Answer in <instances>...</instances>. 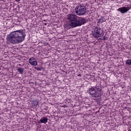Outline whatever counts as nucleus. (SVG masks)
<instances>
[{"mask_svg": "<svg viewBox=\"0 0 131 131\" xmlns=\"http://www.w3.org/2000/svg\"><path fill=\"white\" fill-rule=\"evenodd\" d=\"M105 21H106V19H105L104 17H102L101 18H99L98 19V23H99V24H101Z\"/></svg>", "mask_w": 131, "mask_h": 131, "instance_id": "obj_9", "label": "nucleus"}, {"mask_svg": "<svg viewBox=\"0 0 131 131\" xmlns=\"http://www.w3.org/2000/svg\"><path fill=\"white\" fill-rule=\"evenodd\" d=\"M78 76H81V74H78Z\"/></svg>", "mask_w": 131, "mask_h": 131, "instance_id": "obj_14", "label": "nucleus"}, {"mask_svg": "<svg viewBox=\"0 0 131 131\" xmlns=\"http://www.w3.org/2000/svg\"><path fill=\"white\" fill-rule=\"evenodd\" d=\"M87 92L88 94L91 95V98L96 101H99L101 100L102 98V95H103V93H102V90L99 89V87H98L97 85L95 87L92 86L90 88Z\"/></svg>", "mask_w": 131, "mask_h": 131, "instance_id": "obj_3", "label": "nucleus"}, {"mask_svg": "<svg viewBox=\"0 0 131 131\" xmlns=\"http://www.w3.org/2000/svg\"><path fill=\"white\" fill-rule=\"evenodd\" d=\"M15 2H20V0H15Z\"/></svg>", "mask_w": 131, "mask_h": 131, "instance_id": "obj_13", "label": "nucleus"}, {"mask_svg": "<svg viewBox=\"0 0 131 131\" xmlns=\"http://www.w3.org/2000/svg\"><path fill=\"white\" fill-rule=\"evenodd\" d=\"M25 36H26V34L24 30L14 31L10 34L7 40L13 45L19 43L24 40Z\"/></svg>", "mask_w": 131, "mask_h": 131, "instance_id": "obj_2", "label": "nucleus"}, {"mask_svg": "<svg viewBox=\"0 0 131 131\" xmlns=\"http://www.w3.org/2000/svg\"><path fill=\"white\" fill-rule=\"evenodd\" d=\"M126 64L129 65V66H131V59L127 60L126 61Z\"/></svg>", "mask_w": 131, "mask_h": 131, "instance_id": "obj_11", "label": "nucleus"}, {"mask_svg": "<svg viewBox=\"0 0 131 131\" xmlns=\"http://www.w3.org/2000/svg\"><path fill=\"white\" fill-rule=\"evenodd\" d=\"M18 66H21V64H19Z\"/></svg>", "mask_w": 131, "mask_h": 131, "instance_id": "obj_15", "label": "nucleus"}, {"mask_svg": "<svg viewBox=\"0 0 131 131\" xmlns=\"http://www.w3.org/2000/svg\"><path fill=\"white\" fill-rule=\"evenodd\" d=\"M67 19L69 20L70 24L67 25V29H70L71 27L73 28L81 26L86 23V20L83 17H79L74 14H70L67 15Z\"/></svg>", "mask_w": 131, "mask_h": 131, "instance_id": "obj_1", "label": "nucleus"}, {"mask_svg": "<svg viewBox=\"0 0 131 131\" xmlns=\"http://www.w3.org/2000/svg\"><path fill=\"white\" fill-rule=\"evenodd\" d=\"M35 69H36V70H37L38 71H40L41 70V68H35Z\"/></svg>", "mask_w": 131, "mask_h": 131, "instance_id": "obj_12", "label": "nucleus"}, {"mask_svg": "<svg viewBox=\"0 0 131 131\" xmlns=\"http://www.w3.org/2000/svg\"><path fill=\"white\" fill-rule=\"evenodd\" d=\"M18 72H19V73L20 74H22L23 73V72H24V69L21 68H19L17 69Z\"/></svg>", "mask_w": 131, "mask_h": 131, "instance_id": "obj_10", "label": "nucleus"}, {"mask_svg": "<svg viewBox=\"0 0 131 131\" xmlns=\"http://www.w3.org/2000/svg\"><path fill=\"white\" fill-rule=\"evenodd\" d=\"M29 63L32 66H36L37 65V61L34 57H31L29 60Z\"/></svg>", "mask_w": 131, "mask_h": 131, "instance_id": "obj_7", "label": "nucleus"}, {"mask_svg": "<svg viewBox=\"0 0 131 131\" xmlns=\"http://www.w3.org/2000/svg\"><path fill=\"white\" fill-rule=\"evenodd\" d=\"M76 14L78 16H83L86 13V9L83 4H79L75 9Z\"/></svg>", "mask_w": 131, "mask_h": 131, "instance_id": "obj_5", "label": "nucleus"}, {"mask_svg": "<svg viewBox=\"0 0 131 131\" xmlns=\"http://www.w3.org/2000/svg\"><path fill=\"white\" fill-rule=\"evenodd\" d=\"M40 123H44L46 124L48 122V119L46 117H42L40 120Z\"/></svg>", "mask_w": 131, "mask_h": 131, "instance_id": "obj_8", "label": "nucleus"}, {"mask_svg": "<svg viewBox=\"0 0 131 131\" xmlns=\"http://www.w3.org/2000/svg\"><path fill=\"white\" fill-rule=\"evenodd\" d=\"M131 8L130 7H120L118 9V11L119 12H120L121 14H124V13H126L127 11H129V10H130Z\"/></svg>", "mask_w": 131, "mask_h": 131, "instance_id": "obj_6", "label": "nucleus"}, {"mask_svg": "<svg viewBox=\"0 0 131 131\" xmlns=\"http://www.w3.org/2000/svg\"><path fill=\"white\" fill-rule=\"evenodd\" d=\"M92 33L93 36H94L95 38H98V37H101V36H103V35H104V32H103V30L101 28L97 26L93 28Z\"/></svg>", "mask_w": 131, "mask_h": 131, "instance_id": "obj_4", "label": "nucleus"}]
</instances>
